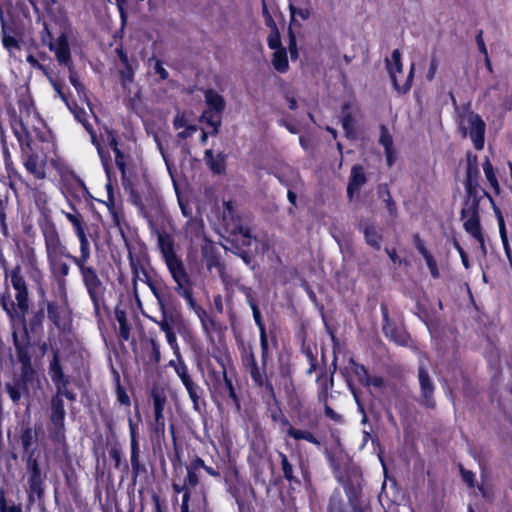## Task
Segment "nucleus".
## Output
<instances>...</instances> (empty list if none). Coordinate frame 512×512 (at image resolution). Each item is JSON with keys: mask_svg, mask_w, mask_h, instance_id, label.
Wrapping results in <instances>:
<instances>
[{"mask_svg": "<svg viewBox=\"0 0 512 512\" xmlns=\"http://www.w3.org/2000/svg\"><path fill=\"white\" fill-rule=\"evenodd\" d=\"M6 280L10 278L11 284L16 291L15 299L17 304L9 296H3L1 304L12 321L18 320L25 323L26 314L29 309L28 290L24 277L21 275V267L18 265L11 271L5 270Z\"/></svg>", "mask_w": 512, "mask_h": 512, "instance_id": "1", "label": "nucleus"}, {"mask_svg": "<svg viewBox=\"0 0 512 512\" xmlns=\"http://www.w3.org/2000/svg\"><path fill=\"white\" fill-rule=\"evenodd\" d=\"M22 362L21 378L13 383H6V391L14 403L19 402L23 393H29L30 389L36 390L42 388V380L33 369L29 357L21 356Z\"/></svg>", "mask_w": 512, "mask_h": 512, "instance_id": "2", "label": "nucleus"}, {"mask_svg": "<svg viewBox=\"0 0 512 512\" xmlns=\"http://www.w3.org/2000/svg\"><path fill=\"white\" fill-rule=\"evenodd\" d=\"M89 259L90 255L72 257V262L78 267L84 286L95 310L97 311L99 309L100 302L103 299L105 286L100 280L96 270L92 266L87 265Z\"/></svg>", "mask_w": 512, "mask_h": 512, "instance_id": "3", "label": "nucleus"}, {"mask_svg": "<svg viewBox=\"0 0 512 512\" xmlns=\"http://www.w3.org/2000/svg\"><path fill=\"white\" fill-rule=\"evenodd\" d=\"M458 127L464 137L469 136L477 150L483 149L486 125L478 114L470 110L462 111L458 117Z\"/></svg>", "mask_w": 512, "mask_h": 512, "instance_id": "4", "label": "nucleus"}, {"mask_svg": "<svg viewBox=\"0 0 512 512\" xmlns=\"http://www.w3.org/2000/svg\"><path fill=\"white\" fill-rule=\"evenodd\" d=\"M461 219L465 231L474 237L479 242L481 249L484 250V237L480 226L478 201L476 198L469 197L464 202L461 210Z\"/></svg>", "mask_w": 512, "mask_h": 512, "instance_id": "5", "label": "nucleus"}, {"mask_svg": "<svg viewBox=\"0 0 512 512\" xmlns=\"http://www.w3.org/2000/svg\"><path fill=\"white\" fill-rule=\"evenodd\" d=\"M25 462L30 497L36 495L40 498L44 493V483L47 478L46 469L40 464V455H34V452H31Z\"/></svg>", "mask_w": 512, "mask_h": 512, "instance_id": "6", "label": "nucleus"}, {"mask_svg": "<svg viewBox=\"0 0 512 512\" xmlns=\"http://www.w3.org/2000/svg\"><path fill=\"white\" fill-rule=\"evenodd\" d=\"M82 102H85L87 105V109L78 107L77 104L74 105V107H70V110L75 115V118L83 124V126L86 128V130L89 132L91 136L92 143L96 146L98 155L102 161L103 167L107 173H109V161L110 156L109 152L105 150V148L100 144L98 141L95 133L91 130L90 125L88 123V117L90 115H93L92 108L90 106V103L87 101L86 97L81 98Z\"/></svg>", "mask_w": 512, "mask_h": 512, "instance_id": "7", "label": "nucleus"}, {"mask_svg": "<svg viewBox=\"0 0 512 512\" xmlns=\"http://www.w3.org/2000/svg\"><path fill=\"white\" fill-rule=\"evenodd\" d=\"M386 66L395 89L399 93H406L411 87L414 72V64L411 65L409 75L407 76L404 82L401 81L403 71L401 53L398 49H395L391 54V58L386 60Z\"/></svg>", "mask_w": 512, "mask_h": 512, "instance_id": "8", "label": "nucleus"}, {"mask_svg": "<svg viewBox=\"0 0 512 512\" xmlns=\"http://www.w3.org/2000/svg\"><path fill=\"white\" fill-rule=\"evenodd\" d=\"M165 263L169 269V272L172 275V278L177 284V293L192 304V291L188 286L189 277L185 271L182 261L178 257H175L173 259L166 261Z\"/></svg>", "mask_w": 512, "mask_h": 512, "instance_id": "9", "label": "nucleus"}, {"mask_svg": "<svg viewBox=\"0 0 512 512\" xmlns=\"http://www.w3.org/2000/svg\"><path fill=\"white\" fill-rule=\"evenodd\" d=\"M45 249L47 254V260L55 258H69L72 261L73 255H71L67 248L62 244L58 232L54 226L47 227L43 230Z\"/></svg>", "mask_w": 512, "mask_h": 512, "instance_id": "10", "label": "nucleus"}, {"mask_svg": "<svg viewBox=\"0 0 512 512\" xmlns=\"http://www.w3.org/2000/svg\"><path fill=\"white\" fill-rule=\"evenodd\" d=\"M418 380L420 385V398L419 402L426 408L433 409L436 406L434 400L435 384L428 374V371L423 363L420 362L418 369Z\"/></svg>", "mask_w": 512, "mask_h": 512, "instance_id": "11", "label": "nucleus"}, {"mask_svg": "<svg viewBox=\"0 0 512 512\" xmlns=\"http://www.w3.org/2000/svg\"><path fill=\"white\" fill-rule=\"evenodd\" d=\"M49 49L54 52L57 61L71 70V52L67 36L62 33L57 40L48 42Z\"/></svg>", "mask_w": 512, "mask_h": 512, "instance_id": "12", "label": "nucleus"}, {"mask_svg": "<svg viewBox=\"0 0 512 512\" xmlns=\"http://www.w3.org/2000/svg\"><path fill=\"white\" fill-rule=\"evenodd\" d=\"M64 418H65V410L63 401L60 397H54L52 400V415L51 419L53 424L55 425V439L58 442H61L64 439Z\"/></svg>", "mask_w": 512, "mask_h": 512, "instance_id": "13", "label": "nucleus"}, {"mask_svg": "<svg viewBox=\"0 0 512 512\" xmlns=\"http://www.w3.org/2000/svg\"><path fill=\"white\" fill-rule=\"evenodd\" d=\"M23 163L27 171L35 178L44 179L46 177L47 161L45 156L32 153L27 156Z\"/></svg>", "mask_w": 512, "mask_h": 512, "instance_id": "14", "label": "nucleus"}, {"mask_svg": "<svg viewBox=\"0 0 512 512\" xmlns=\"http://www.w3.org/2000/svg\"><path fill=\"white\" fill-rule=\"evenodd\" d=\"M166 404V397L160 393H153V405L155 414V423L153 429L158 433H164L165 420L163 410Z\"/></svg>", "mask_w": 512, "mask_h": 512, "instance_id": "15", "label": "nucleus"}, {"mask_svg": "<svg viewBox=\"0 0 512 512\" xmlns=\"http://www.w3.org/2000/svg\"><path fill=\"white\" fill-rule=\"evenodd\" d=\"M38 435L32 428H25L21 433V444L24 449L25 459L34 452V455H40V452L36 448Z\"/></svg>", "mask_w": 512, "mask_h": 512, "instance_id": "16", "label": "nucleus"}, {"mask_svg": "<svg viewBox=\"0 0 512 512\" xmlns=\"http://www.w3.org/2000/svg\"><path fill=\"white\" fill-rule=\"evenodd\" d=\"M365 182L366 177L363 168L359 165L353 166L350 175V182L347 188V194L350 199L353 197V194L357 192L362 185H364Z\"/></svg>", "mask_w": 512, "mask_h": 512, "instance_id": "17", "label": "nucleus"}, {"mask_svg": "<svg viewBox=\"0 0 512 512\" xmlns=\"http://www.w3.org/2000/svg\"><path fill=\"white\" fill-rule=\"evenodd\" d=\"M104 141L109 145L115 154V163L122 173L125 172V156L118 147V142L114 133L110 130L106 131Z\"/></svg>", "mask_w": 512, "mask_h": 512, "instance_id": "18", "label": "nucleus"}, {"mask_svg": "<svg viewBox=\"0 0 512 512\" xmlns=\"http://www.w3.org/2000/svg\"><path fill=\"white\" fill-rule=\"evenodd\" d=\"M158 247L166 261L173 259L176 256L174 252L173 238L167 233H158Z\"/></svg>", "mask_w": 512, "mask_h": 512, "instance_id": "19", "label": "nucleus"}, {"mask_svg": "<svg viewBox=\"0 0 512 512\" xmlns=\"http://www.w3.org/2000/svg\"><path fill=\"white\" fill-rule=\"evenodd\" d=\"M283 428L287 434L295 440H306L312 444L320 445V442L313 436L312 433L306 430L295 429L291 426L287 419L282 420Z\"/></svg>", "mask_w": 512, "mask_h": 512, "instance_id": "20", "label": "nucleus"}, {"mask_svg": "<svg viewBox=\"0 0 512 512\" xmlns=\"http://www.w3.org/2000/svg\"><path fill=\"white\" fill-rule=\"evenodd\" d=\"M139 283L146 284L150 288V290L152 291L154 296L157 298V300L159 302V306L161 307V303H163L162 298H161L156 286L153 284V282H151L149 280L148 276L145 273H143L142 276L137 274L133 279V292H134V296H135L136 300L137 301L139 300V298H138Z\"/></svg>", "mask_w": 512, "mask_h": 512, "instance_id": "21", "label": "nucleus"}, {"mask_svg": "<svg viewBox=\"0 0 512 512\" xmlns=\"http://www.w3.org/2000/svg\"><path fill=\"white\" fill-rule=\"evenodd\" d=\"M357 493H358L357 489H354L353 491L350 489H347L349 502L352 506L353 511L354 512H372L369 502L361 497H358Z\"/></svg>", "mask_w": 512, "mask_h": 512, "instance_id": "22", "label": "nucleus"}, {"mask_svg": "<svg viewBox=\"0 0 512 512\" xmlns=\"http://www.w3.org/2000/svg\"><path fill=\"white\" fill-rule=\"evenodd\" d=\"M160 310L162 318L160 319L159 322H157V325L164 333L173 330V327L178 320V316L172 312H168L167 309L165 308L164 303H161Z\"/></svg>", "mask_w": 512, "mask_h": 512, "instance_id": "23", "label": "nucleus"}, {"mask_svg": "<svg viewBox=\"0 0 512 512\" xmlns=\"http://www.w3.org/2000/svg\"><path fill=\"white\" fill-rule=\"evenodd\" d=\"M205 101L210 110H213L217 113H221L225 108V100L223 96L214 90L209 89L205 92Z\"/></svg>", "mask_w": 512, "mask_h": 512, "instance_id": "24", "label": "nucleus"}, {"mask_svg": "<svg viewBox=\"0 0 512 512\" xmlns=\"http://www.w3.org/2000/svg\"><path fill=\"white\" fill-rule=\"evenodd\" d=\"M186 391L189 395L190 400L193 403V409L197 412H201L204 401L202 400L203 390L202 388L196 384H190L185 387Z\"/></svg>", "mask_w": 512, "mask_h": 512, "instance_id": "25", "label": "nucleus"}, {"mask_svg": "<svg viewBox=\"0 0 512 512\" xmlns=\"http://www.w3.org/2000/svg\"><path fill=\"white\" fill-rule=\"evenodd\" d=\"M383 332L386 337L393 340L399 345H406L408 343V336L402 330H397L388 321L383 325Z\"/></svg>", "mask_w": 512, "mask_h": 512, "instance_id": "26", "label": "nucleus"}, {"mask_svg": "<svg viewBox=\"0 0 512 512\" xmlns=\"http://www.w3.org/2000/svg\"><path fill=\"white\" fill-rule=\"evenodd\" d=\"M363 233L367 244L375 249H380L382 236L374 225L367 224L363 228Z\"/></svg>", "mask_w": 512, "mask_h": 512, "instance_id": "27", "label": "nucleus"}, {"mask_svg": "<svg viewBox=\"0 0 512 512\" xmlns=\"http://www.w3.org/2000/svg\"><path fill=\"white\" fill-rule=\"evenodd\" d=\"M205 160L207 165L210 167V169L216 173L220 174L225 169V163H224V157L221 154H218L217 156L213 155L212 150H206L205 151Z\"/></svg>", "mask_w": 512, "mask_h": 512, "instance_id": "28", "label": "nucleus"}, {"mask_svg": "<svg viewBox=\"0 0 512 512\" xmlns=\"http://www.w3.org/2000/svg\"><path fill=\"white\" fill-rule=\"evenodd\" d=\"M49 375L54 384L66 380L62 371V367L59 363L57 352L53 353V358L49 365Z\"/></svg>", "mask_w": 512, "mask_h": 512, "instance_id": "29", "label": "nucleus"}, {"mask_svg": "<svg viewBox=\"0 0 512 512\" xmlns=\"http://www.w3.org/2000/svg\"><path fill=\"white\" fill-rule=\"evenodd\" d=\"M115 318L119 324V334L124 340H128L130 337V327L127 322V316L125 311L116 309Z\"/></svg>", "mask_w": 512, "mask_h": 512, "instance_id": "30", "label": "nucleus"}, {"mask_svg": "<svg viewBox=\"0 0 512 512\" xmlns=\"http://www.w3.org/2000/svg\"><path fill=\"white\" fill-rule=\"evenodd\" d=\"M351 374H353L357 380L364 385L369 374L363 365L356 363L353 359L349 360V366L346 368Z\"/></svg>", "mask_w": 512, "mask_h": 512, "instance_id": "31", "label": "nucleus"}, {"mask_svg": "<svg viewBox=\"0 0 512 512\" xmlns=\"http://www.w3.org/2000/svg\"><path fill=\"white\" fill-rule=\"evenodd\" d=\"M52 272L59 277H66L69 274V266L62 258H55L48 261Z\"/></svg>", "mask_w": 512, "mask_h": 512, "instance_id": "32", "label": "nucleus"}, {"mask_svg": "<svg viewBox=\"0 0 512 512\" xmlns=\"http://www.w3.org/2000/svg\"><path fill=\"white\" fill-rule=\"evenodd\" d=\"M273 66L278 72H285L288 69L287 54L284 49L275 50L273 55Z\"/></svg>", "mask_w": 512, "mask_h": 512, "instance_id": "33", "label": "nucleus"}, {"mask_svg": "<svg viewBox=\"0 0 512 512\" xmlns=\"http://www.w3.org/2000/svg\"><path fill=\"white\" fill-rule=\"evenodd\" d=\"M267 23L272 28V30L268 36L269 47L274 50L282 49L279 31L276 28L275 23L273 22V20L270 16H268V18H267Z\"/></svg>", "mask_w": 512, "mask_h": 512, "instance_id": "34", "label": "nucleus"}, {"mask_svg": "<svg viewBox=\"0 0 512 512\" xmlns=\"http://www.w3.org/2000/svg\"><path fill=\"white\" fill-rule=\"evenodd\" d=\"M75 233L80 243V256L90 255V244L84 229V224L75 228Z\"/></svg>", "mask_w": 512, "mask_h": 512, "instance_id": "35", "label": "nucleus"}, {"mask_svg": "<svg viewBox=\"0 0 512 512\" xmlns=\"http://www.w3.org/2000/svg\"><path fill=\"white\" fill-rule=\"evenodd\" d=\"M203 223L197 219H190L185 228V233L191 239L197 238L201 235Z\"/></svg>", "mask_w": 512, "mask_h": 512, "instance_id": "36", "label": "nucleus"}, {"mask_svg": "<svg viewBox=\"0 0 512 512\" xmlns=\"http://www.w3.org/2000/svg\"><path fill=\"white\" fill-rule=\"evenodd\" d=\"M483 171H484V174H485V177L487 179V181L489 182V184L495 189V190H498L499 188V183H498V180H497V177L495 175V172H494V169H493V166L492 164L490 163L489 159L486 158L484 163H483Z\"/></svg>", "mask_w": 512, "mask_h": 512, "instance_id": "37", "label": "nucleus"}, {"mask_svg": "<svg viewBox=\"0 0 512 512\" xmlns=\"http://www.w3.org/2000/svg\"><path fill=\"white\" fill-rule=\"evenodd\" d=\"M328 512H345L344 501L339 492H334L329 500Z\"/></svg>", "mask_w": 512, "mask_h": 512, "instance_id": "38", "label": "nucleus"}, {"mask_svg": "<svg viewBox=\"0 0 512 512\" xmlns=\"http://www.w3.org/2000/svg\"><path fill=\"white\" fill-rule=\"evenodd\" d=\"M175 373L181 379V382L184 385V387H187L190 384L195 383L189 374L188 367L185 364V362H180L179 364H177Z\"/></svg>", "mask_w": 512, "mask_h": 512, "instance_id": "39", "label": "nucleus"}, {"mask_svg": "<svg viewBox=\"0 0 512 512\" xmlns=\"http://www.w3.org/2000/svg\"><path fill=\"white\" fill-rule=\"evenodd\" d=\"M279 456L281 459V466H282V471H283L284 477L289 481L293 480L294 479L293 467L289 463L287 456L283 453H279Z\"/></svg>", "mask_w": 512, "mask_h": 512, "instance_id": "40", "label": "nucleus"}, {"mask_svg": "<svg viewBox=\"0 0 512 512\" xmlns=\"http://www.w3.org/2000/svg\"><path fill=\"white\" fill-rule=\"evenodd\" d=\"M140 448L137 439H131V464L133 469H139Z\"/></svg>", "mask_w": 512, "mask_h": 512, "instance_id": "41", "label": "nucleus"}, {"mask_svg": "<svg viewBox=\"0 0 512 512\" xmlns=\"http://www.w3.org/2000/svg\"><path fill=\"white\" fill-rule=\"evenodd\" d=\"M381 197L383 198V200L386 204V208H387L390 216L396 217V215H397L396 205H395L389 191L385 190V191L381 192Z\"/></svg>", "mask_w": 512, "mask_h": 512, "instance_id": "42", "label": "nucleus"}, {"mask_svg": "<svg viewBox=\"0 0 512 512\" xmlns=\"http://www.w3.org/2000/svg\"><path fill=\"white\" fill-rule=\"evenodd\" d=\"M56 388H57V395L56 397H60L61 396H64L66 397L67 399L73 401L75 400V395L73 392L69 391L68 388H67V380H64V381H61L57 384H55Z\"/></svg>", "mask_w": 512, "mask_h": 512, "instance_id": "43", "label": "nucleus"}, {"mask_svg": "<svg viewBox=\"0 0 512 512\" xmlns=\"http://www.w3.org/2000/svg\"><path fill=\"white\" fill-rule=\"evenodd\" d=\"M149 62L150 64H153L154 73L157 74L161 80H166L168 78L169 73L163 67L162 62L160 60L151 58Z\"/></svg>", "mask_w": 512, "mask_h": 512, "instance_id": "44", "label": "nucleus"}, {"mask_svg": "<svg viewBox=\"0 0 512 512\" xmlns=\"http://www.w3.org/2000/svg\"><path fill=\"white\" fill-rule=\"evenodd\" d=\"M347 383H348L349 390L351 391V393L354 397V400L357 404L358 410L363 415L362 422L365 423L367 420V416H366L364 407H363L362 403L360 402L359 394H358L357 390L355 389V387L353 386V384L351 383L350 379H347Z\"/></svg>", "mask_w": 512, "mask_h": 512, "instance_id": "45", "label": "nucleus"}, {"mask_svg": "<svg viewBox=\"0 0 512 512\" xmlns=\"http://www.w3.org/2000/svg\"><path fill=\"white\" fill-rule=\"evenodd\" d=\"M380 143L385 148L386 156L390 157V150L392 148L393 140L391 135L388 133V131L385 128H382L381 136H380Z\"/></svg>", "mask_w": 512, "mask_h": 512, "instance_id": "46", "label": "nucleus"}, {"mask_svg": "<svg viewBox=\"0 0 512 512\" xmlns=\"http://www.w3.org/2000/svg\"><path fill=\"white\" fill-rule=\"evenodd\" d=\"M200 121H205L209 126L213 127V134L218 133L220 120H214L213 115H211L210 111H205L201 115Z\"/></svg>", "mask_w": 512, "mask_h": 512, "instance_id": "47", "label": "nucleus"}, {"mask_svg": "<svg viewBox=\"0 0 512 512\" xmlns=\"http://www.w3.org/2000/svg\"><path fill=\"white\" fill-rule=\"evenodd\" d=\"M70 72V75H69V80H70V83L72 84V86L75 88V90L77 91L78 95L80 98L82 97H86L85 95V92H84V87L83 85L80 83V81L78 80L77 78V75L74 73L73 71V68L71 67V70H69Z\"/></svg>", "mask_w": 512, "mask_h": 512, "instance_id": "48", "label": "nucleus"}, {"mask_svg": "<svg viewBox=\"0 0 512 512\" xmlns=\"http://www.w3.org/2000/svg\"><path fill=\"white\" fill-rule=\"evenodd\" d=\"M342 127L347 137H354L355 132L353 126V119L350 114H347L342 118Z\"/></svg>", "mask_w": 512, "mask_h": 512, "instance_id": "49", "label": "nucleus"}, {"mask_svg": "<svg viewBox=\"0 0 512 512\" xmlns=\"http://www.w3.org/2000/svg\"><path fill=\"white\" fill-rule=\"evenodd\" d=\"M165 335L169 346L173 350L174 355L179 356L180 348L177 342L176 334L173 330H171L169 332H165Z\"/></svg>", "mask_w": 512, "mask_h": 512, "instance_id": "50", "label": "nucleus"}, {"mask_svg": "<svg viewBox=\"0 0 512 512\" xmlns=\"http://www.w3.org/2000/svg\"><path fill=\"white\" fill-rule=\"evenodd\" d=\"M121 79L123 85L125 86L127 83H131L134 77V71L130 64L124 65V68L120 71Z\"/></svg>", "mask_w": 512, "mask_h": 512, "instance_id": "51", "label": "nucleus"}, {"mask_svg": "<svg viewBox=\"0 0 512 512\" xmlns=\"http://www.w3.org/2000/svg\"><path fill=\"white\" fill-rule=\"evenodd\" d=\"M289 11L291 14V21H294L296 15H299L303 20L308 19L310 16V11L308 9H297L291 2L289 4Z\"/></svg>", "mask_w": 512, "mask_h": 512, "instance_id": "52", "label": "nucleus"}, {"mask_svg": "<svg viewBox=\"0 0 512 512\" xmlns=\"http://www.w3.org/2000/svg\"><path fill=\"white\" fill-rule=\"evenodd\" d=\"M47 313H48L49 319H51L55 325L59 326L60 320H59V311H58L57 305L54 303H48Z\"/></svg>", "mask_w": 512, "mask_h": 512, "instance_id": "53", "label": "nucleus"}, {"mask_svg": "<svg viewBox=\"0 0 512 512\" xmlns=\"http://www.w3.org/2000/svg\"><path fill=\"white\" fill-rule=\"evenodd\" d=\"M260 344L262 350V360L265 363L267 355H268V340L265 332V328L261 327L260 331Z\"/></svg>", "mask_w": 512, "mask_h": 512, "instance_id": "54", "label": "nucleus"}, {"mask_svg": "<svg viewBox=\"0 0 512 512\" xmlns=\"http://www.w3.org/2000/svg\"><path fill=\"white\" fill-rule=\"evenodd\" d=\"M247 371L249 372V374L252 377V379L255 382V384H257L258 386H262L263 385L264 378H263V375H262V373L260 372V370L258 368V365L256 367L250 368Z\"/></svg>", "mask_w": 512, "mask_h": 512, "instance_id": "55", "label": "nucleus"}, {"mask_svg": "<svg viewBox=\"0 0 512 512\" xmlns=\"http://www.w3.org/2000/svg\"><path fill=\"white\" fill-rule=\"evenodd\" d=\"M365 386H373L375 388H382L384 387V379L380 376H368L366 382L364 383Z\"/></svg>", "mask_w": 512, "mask_h": 512, "instance_id": "56", "label": "nucleus"}, {"mask_svg": "<svg viewBox=\"0 0 512 512\" xmlns=\"http://www.w3.org/2000/svg\"><path fill=\"white\" fill-rule=\"evenodd\" d=\"M64 214H65V217L67 218V220L73 225L74 229L78 228L79 226L84 224V222L79 214H77V213L73 214V213H69V212H65Z\"/></svg>", "mask_w": 512, "mask_h": 512, "instance_id": "57", "label": "nucleus"}, {"mask_svg": "<svg viewBox=\"0 0 512 512\" xmlns=\"http://www.w3.org/2000/svg\"><path fill=\"white\" fill-rule=\"evenodd\" d=\"M424 259L426 261V264H427L432 276L434 278H437L439 275V272L437 269V264H436L435 260L433 259L432 255L426 256V257H424Z\"/></svg>", "mask_w": 512, "mask_h": 512, "instance_id": "58", "label": "nucleus"}, {"mask_svg": "<svg viewBox=\"0 0 512 512\" xmlns=\"http://www.w3.org/2000/svg\"><path fill=\"white\" fill-rule=\"evenodd\" d=\"M244 364L247 370L257 366L255 356L251 350L245 355Z\"/></svg>", "mask_w": 512, "mask_h": 512, "instance_id": "59", "label": "nucleus"}, {"mask_svg": "<svg viewBox=\"0 0 512 512\" xmlns=\"http://www.w3.org/2000/svg\"><path fill=\"white\" fill-rule=\"evenodd\" d=\"M239 234L241 237V243L244 246H249L251 244V235L248 229L239 228Z\"/></svg>", "mask_w": 512, "mask_h": 512, "instance_id": "60", "label": "nucleus"}, {"mask_svg": "<svg viewBox=\"0 0 512 512\" xmlns=\"http://www.w3.org/2000/svg\"><path fill=\"white\" fill-rule=\"evenodd\" d=\"M197 131V126L189 125L183 131L178 133V137L185 139L191 137Z\"/></svg>", "mask_w": 512, "mask_h": 512, "instance_id": "61", "label": "nucleus"}, {"mask_svg": "<svg viewBox=\"0 0 512 512\" xmlns=\"http://www.w3.org/2000/svg\"><path fill=\"white\" fill-rule=\"evenodd\" d=\"M476 43L478 46L479 51L483 54V56L488 55V51L485 45V42L482 37V31H480L476 36Z\"/></svg>", "mask_w": 512, "mask_h": 512, "instance_id": "62", "label": "nucleus"}, {"mask_svg": "<svg viewBox=\"0 0 512 512\" xmlns=\"http://www.w3.org/2000/svg\"><path fill=\"white\" fill-rule=\"evenodd\" d=\"M415 245H416V248L417 250L419 251V253L423 256V257H426V256H429L431 255L427 249L425 248V245L423 243L422 240H420L419 237H415Z\"/></svg>", "mask_w": 512, "mask_h": 512, "instance_id": "63", "label": "nucleus"}, {"mask_svg": "<svg viewBox=\"0 0 512 512\" xmlns=\"http://www.w3.org/2000/svg\"><path fill=\"white\" fill-rule=\"evenodd\" d=\"M109 455L115 462L116 467H119L121 462V451L118 448H112L109 452Z\"/></svg>", "mask_w": 512, "mask_h": 512, "instance_id": "64", "label": "nucleus"}]
</instances>
